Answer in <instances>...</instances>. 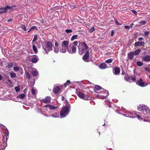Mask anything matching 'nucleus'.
<instances>
[{
  "label": "nucleus",
  "mask_w": 150,
  "mask_h": 150,
  "mask_svg": "<svg viewBox=\"0 0 150 150\" xmlns=\"http://www.w3.org/2000/svg\"><path fill=\"white\" fill-rule=\"evenodd\" d=\"M64 102L65 106L62 108L60 113L61 117L62 118L65 117L68 114L71 108L70 105L68 101L66 100V101Z\"/></svg>",
  "instance_id": "obj_1"
},
{
  "label": "nucleus",
  "mask_w": 150,
  "mask_h": 150,
  "mask_svg": "<svg viewBox=\"0 0 150 150\" xmlns=\"http://www.w3.org/2000/svg\"><path fill=\"white\" fill-rule=\"evenodd\" d=\"M138 110L139 111H142L145 115H149L150 114V109L146 105H140L138 107Z\"/></svg>",
  "instance_id": "obj_2"
},
{
  "label": "nucleus",
  "mask_w": 150,
  "mask_h": 150,
  "mask_svg": "<svg viewBox=\"0 0 150 150\" xmlns=\"http://www.w3.org/2000/svg\"><path fill=\"white\" fill-rule=\"evenodd\" d=\"M78 47L79 52L80 54H83L85 52L88 48V46L84 42H82L80 43Z\"/></svg>",
  "instance_id": "obj_3"
},
{
  "label": "nucleus",
  "mask_w": 150,
  "mask_h": 150,
  "mask_svg": "<svg viewBox=\"0 0 150 150\" xmlns=\"http://www.w3.org/2000/svg\"><path fill=\"white\" fill-rule=\"evenodd\" d=\"M46 46L45 48H43V50L47 54L49 52L53 50V45L50 41L47 42L46 43Z\"/></svg>",
  "instance_id": "obj_4"
},
{
  "label": "nucleus",
  "mask_w": 150,
  "mask_h": 150,
  "mask_svg": "<svg viewBox=\"0 0 150 150\" xmlns=\"http://www.w3.org/2000/svg\"><path fill=\"white\" fill-rule=\"evenodd\" d=\"M77 95L80 98L85 100H90L91 98L87 95L84 94L83 93L78 92L76 93Z\"/></svg>",
  "instance_id": "obj_5"
},
{
  "label": "nucleus",
  "mask_w": 150,
  "mask_h": 150,
  "mask_svg": "<svg viewBox=\"0 0 150 150\" xmlns=\"http://www.w3.org/2000/svg\"><path fill=\"white\" fill-rule=\"evenodd\" d=\"M68 52L69 53H74L76 52V46H73L71 45V43L68 47Z\"/></svg>",
  "instance_id": "obj_6"
},
{
  "label": "nucleus",
  "mask_w": 150,
  "mask_h": 150,
  "mask_svg": "<svg viewBox=\"0 0 150 150\" xmlns=\"http://www.w3.org/2000/svg\"><path fill=\"white\" fill-rule=\"evenodd\" d=\"M89 57V51H87L84 55L82 57L83 59L86 62H88L89 61L88 60Z\"/></svg>",
  "instance_id": "obj_7"
},
{
  "label": "nucleus",
  "mask_w": 150,
  "mask_h": 150,
  "mask_svg": "<svg viewBox=\"0 0 150 150\" xmlns=\"http://www.w3.org/2000/svg\"><path fill=\"white\" fill-rule=\"evenodd\" d=\"M32 57L29 59V61L33 63H36L39 60L38 56L36 55H34L32 56Z\"/></svg>",
  "instance_id": "obj_8"
},
{
  "label": "nucleus",
  "mask_w": 150,
  "mask_h": 150,
  "mask_svg": "<svg viewBox=\"0 0 150 150\" xmlns=\"http://www.w3.org/2000/svg\"><path fill=\"white\" fill-rule=\"evenodd\" d=\"M15 6H7L5 7H1L0 8V10H3L4 13H6L7 12L8 10H10L12 9V7H16Z\"/></svg>",
  "instance_id": "obj_9"
},
{
  "label": "nucleus",
  "mask_w": 150,
  "mask_h": 150,
  "mask_svg": "<svg viewBox=\"0 0 150 150\" xmlns=\"http://www.w3.org/2000/svg\"><path fill=\"white\" fill-rule=\"evenodd\" d=\"M100 94L102 97H100L99 98L102 99L105 98L106 96H108L109 94L108 91L106 90H103L101 91L100 92Z\"/></svg>",
  "instance_id": "obj_10"
},
{
  "label": "nucleus",
  "mask_w": 150,
  "mask_h": 150,
  "mask_svg": "<svg viewBox=\"0 0 150 150\" xmlns=\"http://www.w3.org/2000/svg\"><path fill=\"white\" fill-rule=\"evenodd\" d=\"M136 83L137 85L142 87H143L145 86L144 83L142 82V79L141 78H140L139 80L137 81Z\"/></svg>",
  "instance_id": "obj_11"
},
{
  "label": "nucleus",
  "mask_w": 150,
  "mask_h": 150,
  "mask_svg": "<svg viewBox=\"0 0 150 150\" xmlns=\"http://www.w3.org/2000/svg\"><path fill=\"white\" fill-rule=\"evenodd\" d=\"M145 43L144 42L142 41H138L136 42L135 43L134 46V47L138 46H144Z\"/></svg>",
  "instance_id": "obj_12"
},
{
  "label": "nucleus",
  "mask_w": 150,
  "mask_h": 150,
  "mask_svg": "<svg viewBox=\"0 0 150 150\" xmlns=\"http://www.w3.org/2000/svg\"><path fill=\"white\" fill-rule=\"evenodd\" d=\"M7 145V142H0V150L4 149Z\"/></svg>",
  "instance_id": "obj_13"
},
{
  "label": "nucleus",
  "mask_w": 150,
  "mask_h": 150,
  "mask_svg": "<svg viewBox=\"0 0 150 150\" xmlns=\"http://www.w3.org/2000/svg\"><path fill=\"white\" fill-rule=\"evenodd\" d=\"M69 42L67 40H65L63 41L62 42V47H66L67 49H68V45L69 44Z\"/></svg>",
  "instance_id": "obj_14"
},
{
  "label": "nucleus",
  "mask_w": 150,
  "mask_h": 150,
  "mask_svg": "<svg viewBox=\"0 0 150 150\" xmlns=\"http://www.w3.org/2000/svg\"><path fill=\"white\" fill-rule=\"evenodd\" d=\"M44 103H50L51 101V98L50 97H46L45 98H43L41 100Z\"/></svg>",
  "instance_id": "obj_15"
},
{
  "label": "nucleus",
  "mask_w": 150,
  "mask_h": 150,
  "mask_svg": "<svg viewBox=\"0 0 150 150\" xmlns=\"http://www.w3.org/2000/svg\"><path fill=\"white\" fill-rule=\"evenodd\" d=\"M120 69L119 67H116L115 68L113 71V73L115 75L119 74L120 72Z\"/></svg>",
  "instance_id": "obj_16"
},
{
  "label": "nucleus",
  "mask_w": 150,
  "mask_h": 150,
  "mask_svg": "<svg viewBox=\"0 0 150 150\" xmlns=\"http://www.w3.org/2000/svg\"><path fill=\"white\" fill-rule=\"evenodd\" d=\"M60 88L59 86H56L53 88L52 91L55 94H57L59 93Z\"/></svg>",
  "instance_id": "obj_17"
},
{
  "label": "nucleus",
  "mask_w": 150,
  "mask_h": 150,
  "mask_svg": "<svg viewBox=\"0 0 150 150\" xmlns=\"http://www.w3.org/2000/svg\"><path fill=\"white\" fill-rule=\"evenodd\" d=\"M134 55L133 52H131L129 53H128V58L130 60H132L133 59L134 56Z\"/></svg>",
  "instance_id": "obj_18"
},
{
  "label": "nucleus",
  "mask_w": 150,
  "mask_h": 150,
  "mask_svg": "<svg viewBox=\"0 0 150 150\" xmlns=\"http://www.w3.org/2000/svg\"><path fill=\"white\" fill-rule=\"evenodd\" d=\"M102 88L100 86L96 85L95 86L94 91L95 92L97 93V92H96L97 91H100L102 90Z\"/></svg>",
  "instance_id": "obj_19"
},
{
  "label": "nucleus",
  "mask_w": 150,
  "mask_h": 150,
  "mask_svg": "<svg viewBox=\"0 0 150 150\" xmlns=\"http://www.w3.org/2000/svg\"><path fill=\"white\" fill-rule=\"evenodd\" d=\"M99 67L101 69H105L107 68V65L105 63H103L100 64Z\"/></svg>",
  "instance_id": "obj_20"
},
{
  "label": "nucleus",
  "mask_w": 150,
  "mask_h": 150,
  "mask_svg": "<svg viewBox=\"0 0 150 150\" xmlns=\"http://www.w3.org/2000/svg\"><path fill=\"white\" fill-rule=\"evenodd\" d=\"M143 59L146 62H149L150 61V56L149 55H146L144 57Z\"/></svg>",
  "instance_id": "obj_21"
},
{
  "label": "nucleus",
  "mask_w": 150,
  "mask_h": 150,
  "mask_svg": "<svg viewBox=\"0 0 150 150\" xmlns=\"http://www.w3.org/2000/svg\"><path fill=\"white\" fill-rule=\"evenodd\" d=\"M124 79L126 81L130 82V77L128 75H126L124 77Z\"/></svg>",
  "instance_id": "obj_22"
},
{
  "label": "nucleus",
  "mask_w": 150,
  "mask_h": 150,
  "mask_svg": "<svg viewBox=\"0 0 150 150\" xmlns=\"http://www.w3.org/2000/svg\"><path fill=\"white\" fill-rule=\"evenodd\" d=\"M147 23V22L145 21L141 20L139 22V25L141 26L145 25Z\"/></svg>",
  "instance_id": "obj_23"
},
{
  "label": "nucleus",
  "mask_w": 150,
  "mask_h": 150,
  "mask_svg": "<svg viewBox=\"0 0 150 150\" xmlns=\"http://www.w3.org/2000/svg\"><path fill=\"white\" fill-rule=\"evenodd\" d=\"M13 64L12 63L8 62L7 64L6 67L8 69H10L13 67Z\"/></svg>",
  "instance_id": "obj_24"
},
{
  "label": "nucleus",
  "mask_w": 150,
  "mask_h": 150,
  "mask_svg": "<svg viewBox=\"0 0 150 150\" xmlns=\"http://www.w3.org/2000/svg\"><path fill=\"white\" fill-rule=\"evenodd\" d=\"M8 135H4L3 137L2 138V142H6L8 140Z\"/></svg>",
  "instance_id": "obj_25"
},
{
  "label": "nucleus",
  "mask_w": 150,
  "mask_h": 150,
  "mask_svg": "<svg viewBox=\"0 0 150 150\" xmlns=\"http://www.w3.org/2000/svg\"><path fill=\"white\" fill-rule=\"evenodd\" d=\"M32 75L33 76H36L38 75V73L37 71L34 70L32 72Z\"/></svg>",
  "instance_id": "obj_26"
},
{
  "label": "nucleus",
  "mask_w": 150,
  "mask_h": 150,
  "mask_svg": "<svg viewBox=\"0 0 150 150\" xmlns=\"http://www.w3.org/2000/svg\"><path fill=\"white\" fill-rule=\"evenodd\" d=\"M141 51V50L140 49H139L134 52H133L134 55H137L139 54Z\"/></svg>",
  "instance_id": "obj_27"
},
{
  "label": "nucleus",
  "mask_w": 150,
  "mask_h": 150,
  "mask_svg": "<svg viewBox=\"0 0 150 150\" xmlns=\"http://www.w3.org/2000/svg\"><path fill=\"white\" fill-rule=\"evenodd\" d=\"M25 73L26 75V77L29 80H30L31 77L30 74L28 71H25Z\"/></svg>",
  "instance_id": "obj_28"
},
{
  "label": "nucleus",
  "mask_w": 150,
  "mask_h": 150,
  "mask_svg": "<svg viewBox=\"0 0 150 150\" xmlns=\"http://www.w3.org/2000/svg\"><path fill=\"white\" fill-rule=\"evenodd\" d=\"M78 37V35H75L72 36L71 39V40L72 41L76 39Z\"/></svg>",
  "instance_id": "obj_29"
},
{
  "label": "nucleus",
  "mask_w": 150,
  "mask_h": 150,
  "mask_svg": "<svg viewBox=\"0 0 150 150\" xmlns=\"http://www.w3.org/2000/svg\"><path fill=\"white\" fill-rule=\"evenodd\" d=\"M33 51L35 52V54H37L38 52L37 49V48L36 46L34 45H33Z\"/></svg>",
  "instance_id": "obj_30"
},
{
  "label": "nucleus",
  "mask_w": 150,
  "mask_h": 150,
  "mask_svg": "<svg viewBox=\"0 0 150 150\" xmlns=\"http://www.w3.org/2000/svg\"><path fill=\"white\" fill-rule=\"evenodd\" d=\"M9 74L11 78H14L16 76V74L13 72L10 73Z\"/></svg>",
  "instance_id": "obj_31"
},
{
  "label": "nucleus",
  "mask_w": 150,
  "mask_h": 150,
  "mask_svg": "<svg viewBox=\"0 0 150 150\" xmlns=\"http://www.w3.org/2000/svg\"><path fill=\"white\" fill-rule=\"evenodd\" d=\"M25 96V94H22L18 96V97L20 99H23Z\"/></svg>",
  "instance_id": "obj_32"
},
{
  "label": "nucleus",
  "mask_w": 150,
  "mask_h": 150,
  "mask_svg": "<svg viewBox=\"0 0 150 150\" xmlns=\"http://www.w3.org/2000/svg\"><path fill=\"white\" fill-rule=\"evenodd\" d=\"M62 49L61 50H60V52L62 53H65L66 52V50L67 49L66 47H62Z\"/></svg>",
  "instance_id": "obj_33"
},
{
  "label": "nucleus",
  "mask_w": 150,
  "mask_h": 150,
  "mask_svg": "<svg viewBox=\"0 0 150 150\" xmlns=\"http://www.w3.org/2000/svg\"><path fill=\"white\" fill-rule=\"evenodd\" d=\"M130 78L133 82H135L136 81V76H131L130 77Z\"/></svg>",
  "instance_id": "obj_34"
},
{
  "label": "nucleus",
  "mask_w": 150,
  "mask_h": 150,
  "mask_svg": "<svg viewBox=\"0 0 150 150\" xmlns=\"http://www.w3.org/2000/svg\"><path fill=\"white\" fill-rule=\"evenodd\" d=\"M71 82L70 81L67 80L66 83H64V86L65 87L69 86L70 83Z\"/></svg>",
  "instance_id": "obj_35"
},
{
  "label": "nucleus",
  "mask_w": 150,
  "mask_h": 150,
  "mask_svg": "<svg viewBox=\"0 0 150 150\" xmlns=\"http://www.w3.org/2000/svg\"><path fill=\"white\" fill-rule=\"evenodd\" d=\"M137 64L139 66H141L143 65V62L141 61H138L137 62Z\"/></svg>",
  "instance_id": "obj_36"
},
{
  "label": "nucleus",
  "mask_w": 150,
  "mask_h": 150,
  "mask_svg": "<svg viewBox=\"0 0 150 150\" xmlns=\"http://www.w3.org/2000/svg\"><path fill=\"white\" fill-rule=\"evenodd\" d=\"M113 59L112 58L109 59L105 61V62L108 63H111L112 62Z\"/></svg>",
  "instance_id": "obj_37"
},
{
  "label": "nucleus",
  "mask_w": 150,
  "mask_h": 150,
  "mask_svg": "<svg viewBox=\"0 0 150 150\" xmlns=\"http://www.w3.org/2000/svg\"><path fill=\"white\" fill-rule=\"evenodd\" d=\"M57 107H55L54 105H50L49 108L50 109L55 110L57 109Z\"/></svg>",
  "instance_id": "obj_38"
},
{
  "label": "nucleus",
  "mask_w": 150,
  "mask_h": 150,
  "mask_svg": "<svg viewBox=\"0 0 150 150\" xmlns=\"http://www.w3.org/2000/svg\"><path fill=\"white\" fill-rule=\"evenodd\" d=\"M78 41H75L72 43H71V45H73V46H78L77 45L78 44Z\"/></svg>",
  "instance_id": "obj_39"
},
{
  "label": "nucleus",
  "mask_w": 150,
  "mask_h": 150,
  "mask_svg": "<svg viewBox=\"0 0 150 150\" xmlns=\"http://www.w3.org/2000/svg\"><path fill=\"white\" fill-rule=\"evenodd\" d=\"M13 69L15 71L17 72L19 70V69L18 67H14Z\"/></svg>",
  "instance_id": "obj_40"
},
{
  "label": "nucleus",
  "mask_w": 150,
  "mask_h": 150,
  "mask_svg": "<svg viewBox=\"0 0 150 150\" xmlns=\"http://www.w3.org/2000/svg\"><path fill=\"white\" fill-rule=\"evenodd\" d=\"M31 92L32 94L33 95H35L36 93V91L33 88L31 90Z\"/></svg>",
  "instance_id": "obj_41"
},
{
  "label": "nucleus",
  "mask_w": 150,
  "mask_h": 150,
  "mask_svg": "<svg viewBox=\"0 0 150 150\" xmlns=\"http://www.w3.org/2000/svg\"><path fill=\"white\" fill-rule=\"evenodd\" d=\"M38 39V36L37 35H35L34 36L33 39V40L32 42H34L36 41Z\"/></svg>",
  "instance_id": "obj_42"
},
{
  "label": "nucleus",
  "mask_w": 150,
  "mask_h": 150,
  "mask_svg": "<svg viewBox=\"0 0 150 150\" xmlns=\"http://www.w3.org/2000/svg\"><path fill=\"white\" fill-rule=\"evenodd\" d=\"M73 30L71 29H67L66 30L65 32L67 33H71Z\"/></svg>",
  "instance_id": "obj_43"
},
{
  "label": "nucleus",
  "mask_w": 150,
  "mask_h": 150,
  "mask_svg": "<svg viewBox=\"0 0 150 150\" xmlns=\"http://www.w3.org/2000/svg\"><path fill=\"white\" fill-rule=\"evenodd\" d=\"M21 28L24 30L25 31L26 30V28L25 27V25H21Z\"/></svg>",
  "instance_id": "obj_44"
},
{
  "label": "nucleus",
  "mask_w": 150,
  "mask_h": 150,
  "mask_svg": "<svg viewBox=\"0 0 150 150\" xmlns=\"http://www.w3.org/2000/svg\"><path fill=\"white\" fill-rule=\"evenodd\" d=\"M115 22L116 23L117 25H122L116 19H115Z\"/></svg>",
  "instance_id": "obj_45"
},
{
  "label": "nucleus",
  "mask_w": 150,
  "mask_h": 150,
  "mask_svg": "<svg viewBox=\"0 0 150 150\" xmlns=\"http://www.w3.org/2000/svg\"><path fill=\"white\" fill-rule=\"evenodd\" d=\"M94 30L95 29L94 28V27L93 26L92 28L90 29L89 31L90 33H91L93 32Z\"/></svg>",
  "instance_id": "obj_46"
},
{
  "label": "nucleus",
  "mask_w": 150,
  "mask_h": 150,
  "mask_svg": "<svg viewBox=\"0 0 150 150\" xmlns=\"http://www.w3.org/2000/svg\"><path fill=\"white\" fill-rule=\"evenodd\" d=\"M34 29H35L36 30H38L37 27L35 26H33L31 28V29L33 30Z\"/></svg>",
  "instance_id": "obj_47"
},
{
  "label": "nucleus",
  "mask_w": 150,
  "mask_h": 150,
  "mask_svg": "<svg viewBox=\"0 0 150 150\" xmlns=\"http://www.w3.org/2000/svg\"><path fill=\"white\" fill-rule=\"evenodd\" d=\"M135 117H137V118L139 120L140 119L141 120H142V118L141 117H140V116L139 115H136V116H135Z\"/></svg>",
  "instance_id": "obj_48"
},
{
  "label": "nucleus",
  "mask_w": 150,
  "mask_h": 150,
  "mask_svg": "<svg viewBox=\"0 0 150 150\" xmlns=\"http://www.w3.org/2000/svg\"><path fill=\"white\" fill-rule=\"evenodd\" d=\"M138 39V40L139 41H141L143 40H144L143 38L142 37H140Z\"/></svg>",
  "instance_id": "obj_49"
},
{
  "label": "nucleus",
  "mask_w": 150,
  "mask_h": 150,
  "mask_svg": "<svg viewBox=\"0 0 150 150\" xmlns=\"http://www.w3.org/2000/svg\"><path fill=\"white\" fill-rule=\"evenodd\" d=\"M149 33L148 31H146L144 33V34L145 36L148 35Z\"/></svg>",
  "instance_id": "obj_50"
},
{
  "label": "nucleus",
  "mask_w": 150,
  "mask_h": 150,
  "mask_svg": "<svg viewBox=\"0 0 150 150\" xmlns=\"http://www.w3.org/2000/svg\"><path fill=\"white\" fill-rule=\"evenodd\" d=\"M15 89L16 91L17 92H18L20 90V89L18 87H15Z\"/></svg>",
  "instance_id": "obj_51"
},
{
  "label": "nucleus",
  "mask_w": 150,
  "mask_h": 150,
  "mask_svg": "<svg viewBox=\"0 0 150 150\" xmlns=\"http://www.w3.org/2000/svg\"><path fill=\"white\" fill-rule=\"evenodd\" d=\"M131 11L134 14H135L136 15H137V12L134 10H132Z\"/></svg>",
  "instance_id": "obj_52"
},
{
  "label": "nucleus",
  "mask_w": 150,
  "mask_h": 150,
  "mask_svg": "<svg viewBox=\"0 0 150 150\" xmlns=\"http://www.w3.org/2000/svg\"><path fill=\"white\" fill-rule=\"evenodd\" d=\"M124 28L125 29H130V27L129 25H125L124 27Z\"/></svg>",
  "instance_id": "obj_53"
},
{
  "label": "nucleus",
  "mask_w": 150,
  "mask_h": 150,
  "mask_svg": "<svg viewBox=\"0 0 150 150\" xmlns=\"http://www.w3.org/2000/svg\"><path fill=\"white\" fill-rule=\"evenodd\" d=\"M59 44L58 42L57 41H56L55 43V46L57 47H58V46H59Z\"/></svg>",
  "instance_id": "obj_54"
},
{
  "label": "nucleus",
  "mask_w": 150,
  "mask_h": 150,
  "mask_svg": "<svg viewBox=\"0 0 150 150\" xmlns=\"http://www.w3.org/2000/svg\"><path fill=\"white\" fill-rule=\"evenodd\" d=\"M114 34V31L113 30H112L111 31V36H112Z\"/></svg>",
  "instance_id": "obj_55"
},
{
  "label": "nucleus",
  "mask_w": 150,
  "mask_h": 150,
  "mask_svg": "<svg viewBox=\"0 0 150 150\" xmlns=\"http://www.w3.org/2000/svg\"><path fill=\"white\" fill-rule=\"evenodd\" d=\"M76 8V6L74 5H72L71 6V8L72 9H74L75 8Z\"/></svg>",
  "instance_id": "obj_56"
},
{
  "label": "nucleus",
  "mask_w": 150,
  "mask_h": 150,
  "mask_svg": "<svg viewBox=\"0 0 150 150\" xmlns=\"http://www.w3.org/2000/svg\"><path fill=\"white\" fill-rule=\"evenodd\" d=\"M61 99L62 101H63L64 100V97L63 96H62Z\"/></svg>",
  "instance_id": "obj_57"
},
{
  "label": "nucleus",
  "mask_w": 150,
  "mask_h": 150,
  "mask_svg": "<svg viewBox=\"0 0 150 150\" xmlns=\"http://www.w3.org/2000/svg\"><path fill=\"white\" fill-rule=\"evenodd\" d=\"M54 51L56 53H58L59 52V50L58 49H55L54 50Z\"/></svg>",
  "instance_id": "obj_58"
},
{
  "label": "nucleus",
  "mask_w": 150,
  "mask_h": 150,
  "mask_svg": "<svg viewBox=\"0 0 150 150\" xmlns=\"http://www.w3.org/2000/svg\"><path fill=\"white\" fill-rule=\"evenodd\" d=\"M133 24H131L129 25L130 27V28H132L133 27Z\"/></svg>",
  "instance_id": "obj_59"
},
{
  "label": "nucleus",
  "mask_w": 150,
  "mask_h": 150,
  "mask_svg": "<svg viewBox=\"0 0 150 150\" xmlns=\"http://www.w3.org/2000/svg\"><path fill=\"white\" fill-rule=\"evenodd\" d=\"M0 11V14H2L4 13V11L3 10H1Z\"/></svg>",
  "instance_id": "obj_60"
},
{
  "label": "nucleus",
  "mask_w": 150,
  "mask_h": 150,
  "mask_svg": "<svg viewBox=\"0 0 150 150\" xmlns=\"http://www.w3.org/2000/svg\"><path fill=\"white\" fill-rule=\"evenodd\" d=\"M145 70L146 71H149V72H150V70H149L148 68H145Z\"/></svg>",
  "instance_id": "obj_61"
},
{
  "label": "nucleus",
  "mask_w": 150,
  "mask_h": 150,
  "mask_svg": "<svg viewBox=\"0 0 150 150\" xmlns=\"http://www.w3.org/2000/svg\"><path fill=\"white\" fill-rule=\"evenodd\" d=\"M50 105H45V107L46 108H47L48 107H49V108H50Z\"/></svg>",
  "instance_id": "obj_62"
},
{
  "label": "nucleus",
  "mask_w": 150,
  "mask_h": 150,
  "mask_svg": "<svg viewBox=\"0 0 150 150\" xmlns=\"http://www.w3.org/2000/svg\"><path fill=\"white\" fill-rule=\"evenodd\" d=\"M3 79V77L0 74V80H1Z\"/></svg>",
  "instance_id": "obj_63"
},
{
  "label": "nucleus",
  "mask_w": 150,
  "mask_h": 150,
  "mask_svg": "<svg viewBox=\"0 0 150 150\" xmlns=\"http://www.w3.org/2000/svg\"><path fill=\"white\" fill-rule=\"evenodd\" d=\"M11 20H12L11 19H8V20L7 21L9 22V21H11Z\"/></svg>",
  "instance_id": "obj_64"
}]
</instances>
